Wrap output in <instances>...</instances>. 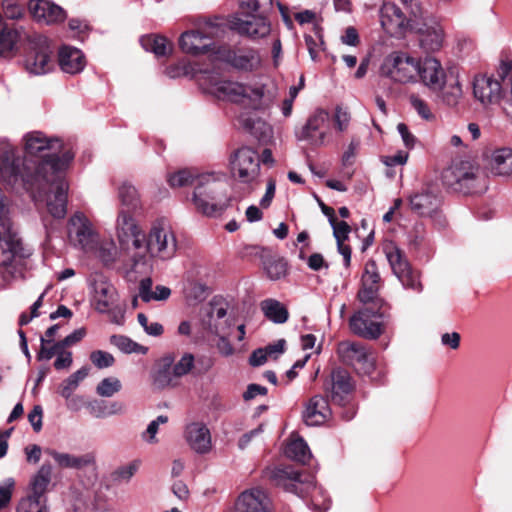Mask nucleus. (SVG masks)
I'll use <instances>...</instances> for the list:
<instances>
[{
	"instance_id": "nucleus-53",
	"label": "nucleus",
	"mask_w": 512,
	"mask_h": 512,
	"mask_svg": "<svg viewBox=\"0 0 512 512\" xmlns=\"http://www.w3.org/2000/svg\"><path fill=\"white\" fill-rule=\"evenodd\" d=\"M90 361L98 369L109 368L114 365V356L103 350H95L90 353Z\"/></svg>"
},
{
	"instance_id": "nucleus-34",
	"label": "nucleus",
	"mask_w": 512,
	"mask_h": 512,
	"mask_svg": "<svg viewBox=\"0 0 512 512\" xmlns=\"http://www.w3.org/2000/svg\"><path fill=\"white\" fill-rule=\"evenodd\" d=\"M173 358L165 356L160 367L153 373V385L157 389L172 388L178 385V376L173 373Z\"/></svg>"
},
{
	"instance_id": "nucleus-49",
	"label": "nucleus",
	"mask_w": 512,
	"mask_h": 512,
	"mask_svg": "<svg viewBox=\"0 0 512 512\" xmlns=\"http://www.w3.org/2000/svg\"><path fill=\"white\" fill-rule=\"evenodd\" d=\"M1 6L6 19L19 20L25 14L24 4L20 0H2Z\"/></svg>"
},
{
	"instance_id": "nucleus-56",
	"label": "nucleus",
	"mask_w": 512,
	"mask_h": 512,
	"mask_svg": "<svg viewBox=\"0 0 512 512\" xmlns=\"http://www.w3.org/2000/svg\"><path fill=\"white\" fill-rule=\"evenodd\" d=\"M406 12L413 21H420L424 18V9L421 6L419 0H399Z\"/></svg>"
},
{
	"instance_id": "nucleus-19",
	"label": "nucleus",
	"mask_w": 512,
	"mask_h": 512,
	"mask_svg": "<svg viewBox=\"0 0 512 512\" xmlns=\"http://www.w3.org/2000/svg\"><path fill=\"white\" fill-rule=\"evenodd\" d=\"M92 304L100 313H115L118 308V294L115 287L102 275L92 282Z\"/></svg>"
},
{
	"instance_id": "nucleus-11",
	"label": "nucleus",
	"mask_w": 512,
	"mask_h": 512,
	"mask_svg": "<svg viewBox=\"0 0 512 512\" xmlns=\"http://www.w3.org/2000/svg\"><path fill=\"white\" fill-rule=\"evenodd\" d=\"M216 60L225 62L239 71H255L262 65L259 51L245 46H220L216 51Z\"/></svg>"
},
{
	"instance_id": "nucleus-13",
	"label": "nucleus",
	"mask_w": 512,
	"mask_h": 512,
	"mask_svg": "<svg viewBox=\"0 0 512 512\" xmlns=\"http://www.w3.org/2000/svg\"><path fill=\"white\" fill-rule=\"evenodd\" d=\"M232 175L242 183H251L257 179L260 171V158L254 149L244 146L234 152L230 158Z\"/></svg>"
},
{
	"instance_id": "nucleus-62",
	"label": "nucleus",
	"mask_w": 512,
	"mask_h": 512,
	"mask_svg": "<svg viewBox=\"0 0 512 512\" xmlns=\"http://www.w3.org/2000/svg\"><path fill=\"white\" fill-rule=\"evenodd\" d=\"M271 0H243L241 2V8L247 12H257L261 8L269 7Z\"/></svg>"
},
{
	"instance_id": "nucleus-30",
	"label": "nucleus",
	"mask_w": 512,
	"mask_h": 512,
	"mask_svg": "<svg viewBox=\"0 0 512 512\" xmlns=\"http://www.w3.org/2000/svg\"><path fill=\"white\" fill-rule=\"evenodd\" d=\"M490 172L499 177L512 178V148L499 147L492 151L489 158Z\"/></svg>"
},
{
	"instance_id": "nucleus-3",
	"label": "nucleus",
	"mask_w": 512,
	"mask_h": 512,
	"mask_svg": "<svg viewBox=\"0 0 512 512\" xmlns=\"http://www.w3.org/2000/svg\"><path fill=\"white\" fill-rule=\"evenodd\" d=\"M269 479L274 485L284 488L286 491L304 497L311 495L312 507L315 512H326L330 501L324 491L317 487L313 478H302V475L292 467L273 468L267 471Z\"/></svg>"
},
{
	"instance_id": "nucleus-27",
	"label": "nucleus",
	"mask_w": 512,
	"mask_h": 512,
	"mask_svg": "<svg viewBox=\"0 0 512 512\" xmlns=\"http://www.w3.org/2000/svg\"><path fill=\"white\" fill-rule=\"evenodd\" d=\"M331 415L327 400L320 396H313L305 405L303 420L308 426H318L325 423Z\"/></svg>"
},
{
	"instance_id": "nucleus-59",
	"label": "nucleus",
	"mask_w": 512,
	"mask_h": 512,
	"mask_svg": "<svg viewBox=\"0 0 512 512\" xmlns=\"http://www.w3.org/2000/svg\"><path fill=\"white\" fill-rule=\"evenodd\" d=\"M139 324L142 326L144 331L150 336H160L163 334V326L159 322H149L145 314L139 313L137 316Z\"/></svg>"
},
{
	"instance_id": "nucleus-50",
	"label": "nucleus",
	"mask_w": 512,
	"mask_h": 512,
	"mask_svg": "<svg viewBox=\"0 0 512 512\" xmlns=\"http://www.w3.org/2000/svg\"><path fill=\"white\" fill-rule=\"evenodd\" d=\"M141 461L135 459L125 465L118 467L112 474L113 479L118 482H128L140 468Z\"/></svg>"
},
{
	"instance_id": "nucleus-37",
	"label": "nucleus",
	"mask_w": 512,
	"mask_h": 512,
	"mask_svg": "<svg viewBox=\"0 0 512 512\" xmlns=\"http://www.w3.org/2000/svg\"><path fill=\"white\" fill-rule=\"evenodd\" d=\"M140 44L144 50L154 53L157 57L167 56L172 51V44L163 36H142Z\"/></svg>"
},
{
	"instance_id": "nucleus-16",
	"label": "nucleus",
	"mask_w": 512,
	"mask_h": 512,
	"mask_svg": "<svg viewBox=\"0 0 512 512\" xmlns=\"http://www.w3.org/2000/svg\"><path fill=\"white\" fill-rule=\"evenodd\" d=\"M411 210L419 216L430 217L440 206V196L437 185L427 183L414 191L408 197Z\"/></svg>"
},
{
	"instance_id": "nucleus-42",
	"label": "nucleus",
	"mask_w": 512,
	"mask_h": 512,
	"mask_svg": "<svg viewBox=\"0 0 512 512\" xmlns=\"http://www.w3.org/2000/svg\"><path fill=\"white\" fill-rule=\"evenodd\" d=\"M89 374V368L84 366L72 373L60 386V395L69 399L73 392L78 388L81 381H83Z\"/></svg>"
},
{
	"instance_id": "nucleus-33",
	"label": "nucleus",
	"mask_w": 512,
	"mask_h": 512,
	"mask_svg": "<svg viewBox=\"0 0 512 512\" xmlns=\"http://www.w3.org/2000/svg\"><path fill=\"white\" fill-rule=\"evenodd\" d=\"M352 389L353 385L348 372L337 370L332 373L331 398L334 403L345 405Z\"/></svg>"
},
{
	"instance_id": "nucleus-12",
	"label": "nucleus",
	"mask_w": 512,
	"mask_h": 512,
	"mask_svg": "<svg viewBox=\"0 0 512 512\" xmlns=\"http://www.w3.org/2000/svg\"><path fill=\"white\" fill-rule=\"evenodd\" d=\"M382 317L381 309L366 306L350 317V330L359 337L375 340L383 332Z\"/></svg>"
},
{
	"instance_id": "nucleus-4",
	"label": "nucleus",
	"mask_w": 512,
	"mask_h": 512,
	"mask_svg": "<svg viewBox=\"0 0 512 512\" xmlns=\"http://www.w3.org/2000/svg\"><path fill=\"white\" fill-rule=\"evenodd\" d=\"M222 186L212 174L195 177V190L192 200L196 209L207 216L222 213L229 205V199L223 193Z\"/></svg>"
},
{
	"instance_id": "nucleus-52",
	"label": "nucleus",
	"mask_w": 512,
	"mask_h": 512,
	"mask_svg": "<svg viewBox=\"0 0 512 512\" xmlns=\"http://www.w3.org/2000/svg\"><path fill=\"white\" fill-rule=\"evenodd\" d=\"M361 283L381 286V277H380L376 262L373 259H369L365 263L364 272H363L362 278H361Z\"/></svg>"
},
{
	"instance_id": "nucleus-38",
	"label": "nucleus",
	"mask_w": 512,
	"mask_h": 512,
	"mask_svg": "<svg viewBox=\"0 0 512 512\" xmlns=\"http://www.w3.org/2000/svg\"><path fill=\"white\" fill-rule=\"evenodd\" d=\"M52 466L49 463H44L32 477L30 481L31 494L45 497L47 487L51 482Z\"/></svg>"
},
{
	"instance_id": "nucleus-31",
	"label": "nucleus",
	"mask_w": 512,
	"mask_h": 512,
	"mask_svg": "<svg viewBox=\"0 0 512 512\" xmlns=\"http://www.w3.org/2000/svg\"><path fill=\"white\" fill-rule=\"evenodd\" d=\"M227 309L219 301L213 300L209 303L206 325L210 332L215 335L227 334L231 323L226 318Z\"/></svg>"
},
{
	"instance_id": "nucleus-7",
	"label": "nucleus",
	"mask_w": 512,
	"mask_h": 512,
	"mask_svg": "<svg viewBox=\"0 0 512 512\" xmlns=\"http://www.w3.org/2000/svg\"><path fill=\"white\" fill-rule=\"evenodd\" d=\"M219 32V26L213 23H207L197 30L184 32L179 39L180 48L193 56L214 55L216 60V51L219 46H216L213 40L218 37Z\"/></svg>"
},
{
	"instance_id": "nucleus-43",
	"label": "nucleus",
	"mask_w": 512,
	"mask_h": 512,
	"mask_svg": "<svg viewBox=\"0 0 512 512\" xmlns=\"http://www.w3.org/2000/svg\"><path fill=\"white\" fill-rule=\"evenodd\" d=\"M361 289L358 292V299L364 305L372 304L374 308L381 309L384 301L379 297L380 286L361 283Z\"/></svg>"
},
{
	"instance_id": "nucleus-44",
	"label": "nucleus",
	"mask_w": 512,
	"mask_h": 512,
	"mask_svg": "<svg viewBox=\"0 0 512 512\" xmlns=\"http://www.w3.org/2000/svg\"><path fill=\"white\" fill-rule=\"evenodd\" d=\"M17 512H47L46 497L29 494L18 504Z\"/></svg>"
},
{
	"instance_id": "nucleus-40",
	"label": "nucleus",
	"mask_w": 512,
	"mask_h": 512,
	"mask_svg": "<svg viewBox=\"0 0 512 512\" xmlns=\"http://www.w3.org/2000/svg\"><path fill=\"white\" fill-rule=\"evenodd\" d=\"M285 455L288 458L303 464L307 463L311 458V453L308 445L300 437L291 439L288 442L285 448Z\"/></svg>"
},
{
	"instance_id": "nucleus-1",
	"label": "nucleus",
	"mask_w": 512,
	"mask_h": 512,
	"mask_svg": "<svg viewBox=\"0 0 512 512\" xmlns=\"http://www.w3.org/2000/svg\"><path fill=\"white\" fill-rule=\"evenodd\" d=\"M203 89L218 100L260 109L268 105L272 96L263 85H248L220 77L217 73H205L201 78Z\"/></svg>"
},
{
	"instance_id": "nucleus-63",
	"label": "nucleus",
	"mask_w": 512,
	"mask_h": 512,
	"mask_svg": "<svg viewBox=\"0 0 512 512\" xmlns=\"http://www.w3.org/2000/svg\"><path fill=\"white\" fill-rule=\"evenodd\" d=\"M42 414L43 411L39 405L34 406L28 414V420L35 432H39L42 428Z\"/></svg>"
},
{
	"instance_id": "nucleus-57",
	"label": "nucleus",
	"mask_w": 512,
	"mask_h": 512,
	"mask_svg": "<svg viewBox=\"0 0 512 512\" xmlns=\"http://www.w3.org/2000/svg\"><path fill=\"white\" fill-rule=\"evenodd\" d=\"M410 103L421 118L425 120L434 119V114L431 112L430 106L425 100L417 95H411Z\"/></svg>"
},
{
	"instance_id": "nucleus-51",
	"label": "nucleus",
	"mask_w": 512,
	"mask_h": 512,
	"mask_svg": "<svg viewBox=\"0 0 512 512\" xmlns=\"http://www.w3.org/2000/svg\"><path fill=\"white\" fill-rule=\"evenodd\" d=\"M195 365V358L191 353H184L174 364L173 373L181 378L192 371Z\"/></svg>"
},
{
	"instance_id": "nucleus-26",
	"label": "nucleus",
	"mask_w": 512,
	"mask_h": 512,
	"mask_svg": "<svg viewBox=\"0 0 512 512\" xmlns=\"http://www.w3.org/2000/svg\"><path fill=\"white\" fill-rule=\"evenodd\" d=\"M232 27L240 34L250 38H263L270 33V23L262 16L252 15L246 19L235 18Z\"/></svg>"
},
{
	"instance_id": "nucleus-64",
	"label": "nucleus",
	"mask_w": 512,
	"mask_h": 512,
	"mask_svg": "<svg viewBox=\"0 0 512 512\" xmlns=\"http://www.w3.org/2000/svg\"><path fill=\"white\" fill-rule=\"evenodd\" d=\"M397 130L401 135L405 147L408 149H412L415 146L416 138L413 134L410 133L407 125L404 123H399L397 125Z\"/></svg>"
},
{
	"instance_id": "nucleus-47",
	"label": "nucleus",
	"mask_w": 512,
	"mask_h": 512,
	"mask_svg": "<svg viewBox=\"0 0 512 512\" xmlns=\"http://www.w3.org/2000/svg\"><path fill=\"white\" fill-rule=\"evenodd\" d=\"M122 389L121 381L114 376L103 378L96 386V393L101 397H112Z\"/></svg>"
},
{
	"instance_id": "nucleus-32",
	"label": "nucleus",
	"mask_w": 512,
	"mask_h": 512,
	"mask_svg": "<svg viewBox=\"0 0 512 512\" xmlns=\"http://www.w3.org/2000/svg\"><path fill=\"white\" fill-rule=\"evenodd\" d=\"M58 62L61 70L68 74L81 72L86 64L82 51L71 46H63L60 48Z\"/></svg>"
},
{
	"instance_id": "nucleus-9",
	"label": "nucleus",
	"mask_w": 512,
	"mask_h": 512,
	"mask_svg": "<svg viewBox=\"0 0 512 512\" xmlns=\"http://www.w3.org/2000/svg\"><path fill=\"white\" fill-rule=\"evenodd\" d=\"M419 58L410 56L405 52H393L388 55L381 67V75L394 82L406 84L417 82V68Z\"/></svg>"
},
{
	"instance_id": "nucleus-24",
	"label": "nucleus",
	"mask_w": 512,
	"mask_h": 512,
	"mask_svg": "<svg viewBox=\"0 0 512 512\" xmlns=\"http://www.w3.org/2000/svg\"><path fill=\"white\" fill-rule=\"evenodd\" d=\"M188 446L197 454H207L212 449V437L208 427L201 422H193L186 426L184 432Z\"/></svg>"
},
{
	"instance_id": "nucleus-23",
	"label": "nucleus",
	"mask_w": 512,
	"mask_h": 512,
	"mask_svg": "<svg viewBox=\"0 0 512 512\" xmlns=\"http://www.w3.org/2000/svg\"><path fill=\"white\" fill-rule=\"evenodd\" d=\"M235 512H272L271 501L264 490L252 488L239 495Z\"/></svg>"
},
{
	"instance_id": "nucleus-10",
	"label": "nucleus",
	"mask_w": 512,
	"mask_h": 512,
	"mask_svg": "<svg viewBox=\"0 0 512 512\" xmlns=\"http://www.w3.org/2000/svg\"><path fill=\"white\" fill-rule=\"evenodd\" d=\"M384 253L394 275L403 287L417 293L422 292L423 285L420 281V274L411 267L404 252L394 243H388L384 246Z\"/></svg>"
},
{
	"instance_id": "nucleus-28",
	"label": "nucleus",
	"mask_w": 512,
	"mask_h": 512,
	"mask_svg": "<svg viewBox=\"0 0 512 512\" xmlns=\"http://www.w3.org/2000/svg\"><path fill=\"white\" fill-rule=\"evenodd\" d=\"M47 453L53 458L56 465L62 469L81 470L85 467L93 466L96 463V457L92 452L75 455L48 449Z\"/></svg>"
},
{
	"instance_id": "nucleus-55",
	"label": "nucleus",
	"mask_w": 512,
	"mask_h": 512,
	"mask_svg": "<svg viewBox=\"0 0 512 512\" xmlns=\"http://www.w3.org/2000/svg\"><path fill=\"white\" fill-rule=\"evenodd\" d=\"M168 421V417L165 415H159L155 420L151 421L147 429L142 433V439L146 442L153 444L157 442V432L160 424H165Z\"/></svg>"
},
{
	"instance_id": "nucleus-25",
	"label": "nucleus",
	"mask_w": 512,
	"mask_h": 512,
	"mask_svg": "<svg viewBox=\"0 0 512 512\" xmlns=\"http://www.w3.org/2000/svg\"><path fill=\"white\" fill-rule=\"evenodd\" d=\"M28 10L34 19L46 24L62 22L66 18L62 7L46 0H30Z\"/></svg>"
},
{
	"instance_id": "nucleus-41",
	"label": "nucleus",
	"mask_w": 512,
	"mask_h": 512,
	"mask_svg": "<svg viewBox=\"0 0 512 512\" xmlns=\"http://www.w3.org/2000/svg\"><path fill=\"white\" fill-rule=\"evenodd\" d=\"M263 267L267 277L271 280H279L286 275L287 265L281 258H276L271 255L263 257Z\"/></svg>"
},
{
	"instance_id": "nucleus-61",
	"label": "nucleus",
	"mask_w": 512,
	"mask_h": 512,
	"mask_svg": "<svg viewBox=\"0 0 512 512\" xmlns=\"http://www.w3.org/2000/svg\"><path fill=\"white\" fill-rule=\"evenodd\" d=\"M333 228V235L336 242H344L351 231L350 226L345 221H337L335 219L333 224H330Z\"/></svg>"
},
{
	"instance_id": "nucleus-2",
	"label": "nucleus",
	"mask_w": 512,
	"mask_h": 512,
	"mask_svg": "<svg viewBox=\"0 0 512 512\" xmlns=\"http://www.w3.org/2000/svg\"><path fill=\"white\" fill-rule=\"evenodd\" d=\"M417 81L436 94V98L448 107H456L463 98V89L458 77L448 81L447 73L436 57L419 58Z\"/></svg>"
},
{
	"instance_id": "nucleus-39",
	"label": "nucleus",
	"mask_w": 512,
	"mask_h": 512,
	"mask_svg": "<svg viewBox=\"0 0 512 512\" xmlns=\"http://www.w3.org/2000/svg\"><path fill=\"white\" fill-rule=\"evenodd\" d=\"M264 315L272 322L282 324L288 320V311L283 304L275 299L263 300L260 304Z\"/></svg>"
},
{
	"instance_id": "nucleus-36",
	"label": "nucleus",
	"mask_w": 512,
	"mask_h": 512,
	"mask_svg": "<svg viewBox=\"0 0 512 512\" xmlns=\"http://www.w3.org/2000/svg\"><path fill=\"white\" fill-rule=\"evenodd\" d=\"M152 280L151 278H144L139 284V297L142 301L148 303L150 301H164L167 300L171 295L170 288L162 285L155 287L152 291Z\"/></svg>"
},
{
	"instance_id": "nucleus-5",
	"label": "nucleus",
	"mask_w": 512,
	"mask_h": 512,
	"mask_svg": "<svg viewBox=\"0 0 512 512\" xmlns=\"http://www.w3.org/2000/svg\"><path fill=\"white\" fill-rule=\"evenodd\" d=\"M443 177L447 185L464 193H482L487 189L484 173L469 161L453 164Z\"/></svg>"
},
{
	"instance_id": "nucleus-22",
	"label": "nucleus",
	"mask_w": 512,
	"mask_h": 512,
	"mask_svg": "<svg viewBox=\"0 0 512 512\" xmlns=\"http://www.w3.org/2000/svg\"><path fill=\"white\" fill-rule=\"evenodd\" d=\"M27 34L33 32L24 27H9L0 13V58L11 59L17 53V43L21 40L27 42Z\"/></svg>"
},
{
	"instance_id": "nucleus-8",
	"label": "nucleus",
	"mask_w": 512,
	"mask_h": 512,
	"mask_svg": "<svg viewBox=\"0 0 512 512\" xmlns=\"http://www.w3.org/2000/svg\"><path fill=\"white\" fill-rule=\"evenodd\" d=\"M146 250L152 257L162 260L172 258L177 251V240L169 222L165 219H158L152 223L150 228Z\"/></svg>"
},
{
	"instance_id": "nucleus-54",
	"label": "nucleus",
	"mask_w": 512,
	"mask_h": 512,
	"mask_svg": "<svg viewBox=\"0 0 512 512\" xmlns=\"http://www.w3.org/2000/svg\"><path fill=\"white\" fill-rule=\"evenodd\" d=\"M351 121L350 112L341 106H337L333 115V122L335 129L340 132H346L349 128Z\"/></svg>"
},
{
	"instance_id": "nucleus-17",
	"label": "nucleus",
	"mask_w": 512,
	"mask_h": 512,
	"mask_svg": "<svg viewBox=\"0 0 512 512\" xmlns=\"http://www.w3.org/2000/svg\"><path fill=\"white\" fill-rule=\"evenodd\" d=\"M116 236L122 247L130 242L135 249L144 247V234L131 212L120 209L116 218Z\"/></svg>"
},
{
	"instance_id": "nucleus-48",
	"label": "nucleus",
	"mask_w": 512,
	"mask_h": 512,
	"mask_svg": "<svg viewBox=\"0 0 512 512\" xmlns=\"http://www.w3.org/2000/svg\"><path fill=\"white\" fill-rule=\"evenodd\" d=\"M110 343L117 347L123 353L130 354L145 352V348L143 346L123 335H112L110 337Z\"/></svg>"
},
{
	"instance_id": "nucleus-45",
	"label": "nucleus",
	"mask_w": 512,
	"mask_h": 512,
	"mask_svg": "<svg viewBox=\"0 0 512 512\" xmlns=\"http://www.w3.org/2000/svg\"><path fill=\"white\" fill-rule=\"evenodd\" d=\"M184 298L188 304H195L206 299L207 286L198 281H191L187 284L183 291Z\"/></svg>"
},
{
	"instance_id": "nucleus-20",
	"label": "nucleus",
	"mask_w": 512,
	"mask_h": 512,
	"mask_svg": "<svg viewBox=\"0 0 512 512\" xmlns=\"http://www.w3.org/2000/svg\"><path fill=\"white\" fill-rule=\"evenodd\" d=\"M329 114L324 109L316 110L307 120L298 134L299 140L309 142L311 145L321 147L328 142V131L323 128L327 126Z\"/></svg>"
},
{
	"instance_id": "nucleus-15",
	"label": "nucleus",
	"mask_w": 512,
	"mask_h": 512,
	"mask_svg": "<svg viewBox=\"0 0 512 512\" xmlns=\"http://www.w3.org/2000/svg\"><path fill=\"white\" fill-rule=\"evenodd\" d=\"M380 23L392 36L401 35L406 29H417L420 24L392 2H385L380 8Z\"/></svg>"
},
{
	"instance_id": "nucleus-21",
	"label": "nucleus",
	"mask_w": 512,
	"mask_h": 512,
	"mask_svg": "<svg viewBox=\"0 0 512 512\" xmlns=\"http://www.w3.org/2000/svg\"><path fill=\"white\" fill-rule=\"evenodd\" d=\"M473 94L484 107L496 105L503 95L501 83L490 76H476L473 81Z\"/></svg>"
},
{
	"instance_id": "nucleus-58",
	"label": "nucleus",
	"mask_w": 512,
	"mask_h": 512,
	"mask_svg": "<svg viewBox=\"0 0 512 512\" xmlns=\"http://www.w3.org/2000/svg\"><path fill=\"white\" fill-rule=\"evenodd\" d=\"M194 180L192 173L189 170L183 169L168 177V183L171 187H183L191 184Z\"/></svg>"
},
{
	"instance_id": "nucleus-46",
	"label": "nucleus",
	"mask_w": 512,
	"mask_h": 512,
	"mask_svg": "<svg viewBox=\"0 0 512 512\" xmlns=\"http://www.w3.org/2000/svg\"><path fill=\"white\" fill-rule=\"evenodd\" d=\"M95 255L105 264L113 263L118 257V249L113 241H105L92 250Z\"/></svg>"
},
{
	"instance_id": "nucleus-14",
	"label": "nucleus",
	"mask_w": 512,
	"mask_h": 512,
	"mask_svg": "<svg viewBox=\"0 0 512 512\" xmlns=\"http://www.w3.org/2000/svg\"><path fill=\"white\" fill-rule=\"evenodd\" d=\"M340 359L361 374H370L374 369L375 359L364 345L357 342L343 341L337 349Z\"/></svg>"
},
{
	"instance_id": "nucleus-60",
	"label": "nucleus",
	"mask_w": 512,
	"mask_h": 512,
	"mask_svg": "<svg viewBox=\"0 0 512 512\" xmlns=\"http://www.w3.org/2000/svg\"><path fill=\"white\" fill-rule=\"evenodd\" d=\"M14 486L13 478H7L0 484V509L7 507L10 503Z\"/></svg>"
},
{
	"instance_id": "nucleus-35",
	"label": "nucleus",
	"mask_w": 512,
	"mask_h": 512,
	"mask_svg": "<svg viewBox=\"0 0 512 512\" xmlns=\"http://www.w3.org/2000/svg\"><path fill=\"white\" fill-rule=\"evenodd\" d=\"M118 199L121 209L127 212H135L141 208L140 195L137 189L128 182H123L118 188Z\"/></svg>"
},
{
	"instance_id": "nucleus-6",
	"label": "nucleus",
	"mask_w": 512,
	"mask_h": 512,
	"mask_svg": "<svg viewBox=\"0 0 512 512\" xmlns=\"http://www.w3.org/2000/svg\"><path fill=\"white\" fill-rule=\"evenodd\" d=\"M25 68L33 75H43L53 69V49L48 39L40 34H27Z\"/></svg>"
},
{
	"instance_id": "nucleus-29",
	"label": "nucleus",
	"mask_w": 512,
	"mask_h": 512,
	"mask_svg": "<svg viewBox=\"0 0 512 512\" xmlns=\"http://www.w3.org/2000/svg\"><path fill=\"white\" fill-rule=\"evenodd\" d=\"M425 28H418L419 31V45L421 49L427 53H434L439 51L444 44L445 33L444 29L438 22L431 24H424Z\"/></svg>"
},
{
	"instance_id": "nucleus-18",
	"label": "nucleus",
	"mask_w": 512,
	"mask_h": 512,
	"mask_svg": "<svg viewBox=\"0 0 512 512\" xmlns=\"http://www.w3.org/2000/svg\"><path fill=\"white\" fill-rule=\"evenodd\" d=\"M69 238L75 246L90 252L97 244V235L92 223L83 213L74 214L69 220Z\"/></svg>"
}]
</instances>
